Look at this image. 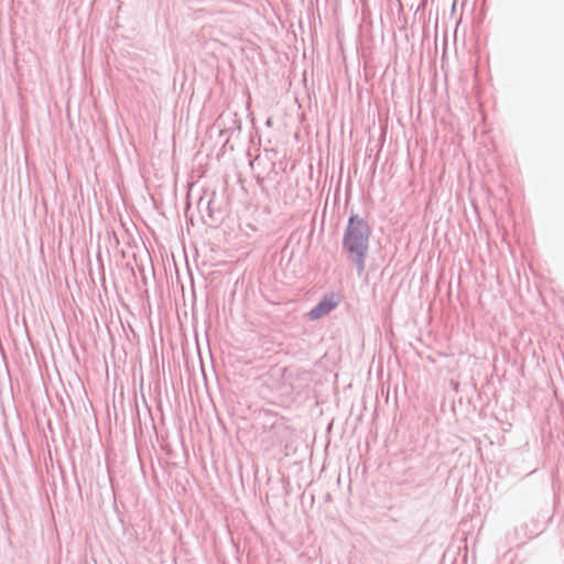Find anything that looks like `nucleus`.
<instances>
[{"label": "nucleus", "mask_w": 564, "mask_h": 564, "mask_svg": "<svg viewBox=\"0 0 564 564\" xmlns=\"http://www.w3.org/2000/svg\"><path fill=\"white\" fill-rule=\"evenodd\" d=\"M338 304L335 295L325 296L315 307L308 312V318L318 319L332 312Z\"/></svg>", "instance_id": "f03ea898"}, {"label": "nucleus", "mask_w": 564, "mask_h": 564, "mask_svg": "<svg viewBox=\"0 0 564 564\" xmlns=\"http://www.w3.org/2000/svg\"><path fill=\"white\" fill-rule=\"evenodd\" d=\"M369 236L370 228L368 224L357 216H351L348 220L343 245L352 260L359 265H362L368 251Z\"/></svg>", "instance_id": "f257e3e1"}]
</instances>
